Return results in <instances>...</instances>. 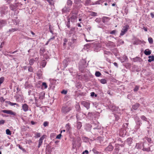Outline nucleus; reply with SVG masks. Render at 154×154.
<instances>
[{"label":"nucleus","instance_id":"8","mask_svg":"<svg viewBox=\"0 0 154 154\" xmlns=\"http://www.w3.org/2000/svg\"><path fill=\"white\" fill-rule=\"evenodd\" d=\"M29 107L28 105L25 103L22 105V109L24 112H26L28 110Z\"/></svg>","mask_w":154,"mask_h":154},{"label":"nucleus","instance_id":"13","mask_svg":"<svg viewBox=\"0 0 154 154\" xmlns=\"http://www.w3.org/2000/svg\"><path fill=\"white\" fill-rule=\"evenodd\" d=\"M72 4V2L71 0H68L67 2V5L69 7H71Z\"/></svg>","mask_w":154,"mask_h":154},{"label":"nucleus","instance_id":"44","mask_svg":"<svg viewBox=\"0 0 154 154\" xmlns=\"http://www.w3.org/2000/svg\"><path fill=\"white\" fill-rule=\"evenodd\" d=\"M17 29H9V31L11 32H13L15 31H17Z\"/></svg>","mask_w":154,"mask_h":154},{"label":"nucleus","instance_id":"7","mask_svg":"<svg viewBox=\"0 0 154 154\" xmlns=\"http://www.w3.org/2000/svg\"><path fill=\"white\" fill-rule=\"evenodd\" d=\"M77 39V38L76 35L74 34H72V37L71 39V42L72 43L76 42Z\"/></svg>","mask_w":154,"mask_h":154},{"label":"nucleus","instance_id":"50","mask_svg":"<svg viewBox=\"0 0 154 154\" xmlns=\"http://www.w3.org/2000/svg\"><path fill=\"white\" fill-rule=\"evenodd\" d=\"M55 38V37L54 36H53L52 37L50 38L49 39V41H50L51 40H54Z\"/></svg>","mask_w":154,"mask_h":154},{"label":"nucleus","instance_id":"54","mask_svg":"<svg viewBox=\"0 0 154 154\" xmlns=\"http://www.w3.org/2000/svg\"><path fill=\"white\" fill-rule=\"evenodd\" d=\"M0 100L1 101H3L4 102V99L3 97H1L0 98Z\"/></svg>","mask_w":154,"mask_h":154},{"label":"nucleus","instance_id":"39","mask_svg":"<svg viewBox=\"0 0 154 154\" xmlns=\"http://www.w3.org/2000/svg\"><path fill=\"white\" fill-rule=\"evenodd\" d=\"M116 32L117 31L116 30H113L111 31L110 32V34H115Z\"/></svg>","mask_w":154,"mask_h":154},{"label":"nucleus","instance_id":"63","mask_svg":"<svg viewBox=\"0 0 154 154\" xmlns=\"http://www.w3.org/2000/svg\"><path fill=\"white\" fill-rule=\"evenodd\" d=\"M115 5H115V4H114V3H113V4H112V6H115Z\"/></svg>","mask_w":154,"mask_h":154},{"label":"nucleus","instance_id":"52","mask_svg":"<svg viewBox=\"0 0 154 154\" xmlns=\"http://www.w3.org/2000/svg\"><path fill=\"white\" fill-rule=\"evenodd\" d=\"M114 65L115 66H116L117 67H118V64L116 62H114Z\"/></svg>","mask_w":154,"mask_h":154},{"label":"nucleus","instance_id":"29","mask_svg":"<svg viewBox=\"0 0 154 154\" xmlns=\"http://www.w3.org/2000/svg\"><path fill=\"white\" fill-rule=\"evenodd\" d=\"M132 141V140L131 138H128L127 140V141L129 145L131 143V142Z\"/></svg>","mask_w":154,"mask_h":154},{"label":"nucleus","instance_id":"24","mask_svg":"<svg viewBox=\"0 0 154 154\" xmlns=\"http://www.w3.org/2000/svg\"><path fill=\"white\" fill-rule=\"evenodd\" d=\"M103 2V0H99L98 1H97L94 4H100Z\"/></svg>","mask_w":154,"mask_h":154},{"label":"nucleus","instance_id":"28","mask_svg":"<svg viewBox=\"0 0 154 154\" xmlns=\"http://www.w3.org/2000/svg\"><path fill=\"white\" fill-rule=\"evenodd\" d=\"M141 118L143 120H144V121H147V119L144 116H141Z\"/></svg>","mask_w":154,"mask_h":154},{"label":"nucleus","instance_id":"59","mask_svg":"<svg viewBox=\"0 0 154 154\" xmlns=\"http://www.w3.org/2000/svg\"><path fill=\"white\" fill-rule=\"evenodd\" d=\"M140 124H141V122L140 121V120L138 121L137 124H139V125H140Z\"/></svg>","mask_w":154,"mask_h":154},{"label":"nucleus","instance_id":"37","mask_svg":"<svg viewBox=\"0 0 154 154\" xmlns=\"http://www.w3.org/2000/svg\"><path fill=\"white\" fill-rule=\"evenodd\" d=\"M61 133L59 134L56 137V138L58 139H60L61 138Z\"/></svg>","mask_w":154,"mask_h":154},{"label":"nucleus","instance_id":"26","mask_svg":"<svg viewBox=\"0 0 154 154\" xmlns=\"http://www.w3.org/2000/svg\"><path fill=\"white\" fill-rule=\"evenodd\" d=\"M136 147L137 149H140L141 148V145L139 143H137L136 146Z\"/></svg>","mask_w":154,"mask_h":154},{"label":"nucleus","instance_id":"62","mask_svg":"<svg viewBox=\"0 0 154 154\" xmlns=\"http://www.w3.org/2000/svg\"><path fill=\"white\" fill-rule=\"evenodd\" d=\"M31 33L33 35H35V33L33 32H32V31L31 32Z\"/></svg>","mask_w":154,"mask_h":154},{"label":"nucleus","instance_id":"57","mask_svg":"<svg viewBox=\"0 0 154 154\" xmlns=\"http://www.w3.org/2000/svg\"><path fill=\"white\" fill-rule=\"evenodd\" d=\"M31 124L32 125H34L35 124V123L34 122H33V121H31Z\"/></svg>","mask_w":154,"mask_h":154},{"label":"nucleus","instance_id":"5","mask_svg":"<svg viewBox=\"0 0 154 154\" xmlns=\"http://www.w3.org/2000/svg\"><path fill=\"white\" fill-rule=\"evenodd\" d=\"M45 136V135H43V136H42L40 138L38 141V148H39L42 145L43 142V140L44 139Z\"/></svg>","mask_w":154,"mask_h":154},{"label":"nucleus","instance_id":"21","mask_svg":"<svg viewBox=\"0 0 154 154\" xmlns=\"http://www.w3.org/2000/svg\"><path fill=\"white\" fill-rule=\"evenodd\" d=\"M100 82L102 84H105L106 83V80L104 79H102L100 80Z\"/></svg>","mask_w":154,"mask_h":154},{"label":"nucleus","instance_id":"23","mask_svg":"<svg viewBox=\"0 0 154 154\" xmlns=\"http://www.w3.org/2000/svg\"><path fill=\"white\" fill-rule=\"evenodd\" d=\"M34 61L35 60L33 59H30L29 61V63L30 65H32L34 63Z\"/></svg>","mask_w":154,"mask_h":154},{"label":"nucleus","instance_id":"19","mask_svg":"<svg viewBox=\"0 0 154 154\" xmlns=\"http://www.w3.org/2000/svg\"><path fill=\"white\" fill-rule=\"evenodd\" d=\"M148 40L149 43L150 44H152L153 43V40L151 37H149L148 38Z\"/></svg>","mask_w":154,"mask_h":154},{"label":"nucleus","instance_id":"20","mask_svg":"<svg viewBox=\"0 0 154 154\" xmlns=\"http://www.w3.org/2000/svg\"><path fill=\"white\" fill-rule=\"evenodd\" d=\"M6 134L8 135H11V131H10V130L9 129H7L6 130Z\"/></svg>","mask_w":154,"mask_h":154},{"label":"nucleus","instance_id":"31","mask_svg":"<svg viewBox=\"0 0 154 154\" xmlns=\"http://www.w3.org/2000/svg\"><path fill=\"white\" fill-rule=\"evenodd\" d=\"M9 104L11 106H13L14 105H16L17 106H18L19 105L18 104H17L15 103H13L11 102H10L9 103Z\"/></svg>","mask_w":154,"mask_h":154},{"label":"nucleus","instance_id":"34","mask_svg":"<svg viewBox=\"0 0 154 154\" xmlns=\"http://www.w3.org/2000/svg\"><path fill=\"white\" fill-rule=\"evenodd\" d=\"M43 87H44L45 88H47V85L45 82H43L42 84Z\"/></svg>","mask_w":154,"mask_h":154},{"label":"nucleus","instance_id":"12","mask_svg":"<svg viewBox=\"0 0 154 154\" xmlns=\"http://www.w3.org/2000/svg\"><path fill=\"white\" fill-rule=\"evenodd\" d=\"M148 58L149 59L148 61L149 62H151V61L154 60V56H149Z\"/></svg>","mask_w":154,"mask_h":154},{"label":"nucleus","instance_id":"11","mask_svg":"<svg viewBox=\"0 0 154 154\" xmlns=\"http://www.w3.org/2000/svg\"><path fill=\"white\" fill-rule=\"evenodd\" d=\"M6 24L5 22L3 20L0 21V28L2 27Z\"/></svg>","mask_w":154,"mask_h":154},{"label":"nucleus","instance_id":"55","mask_svg":"<svg viewBox=\"0 0 154 154\" xmlns=\"http://www.w3.org/2000/svg\"><path fill=\"white\" fill-rule=\"evenodd\" d=\"M95 93L94 92H92L91 93V96H93L94 94Z\"/></svg>","mask_w":154,"mask_h":154},{"label":"nucleus","instance_id":"36","mask_svg":"<svg viewBox=\"0 0 154 154\" xmlns=\"http://www.w3.org/2000/svg\"><path fill=\"white\" fill-rule=\"evenodd\" d=\"M91 15L92 16H96L97 15V13L92 12L91 13Z\"/></svg>","mask_w":154,"mask_h":154},{"label":"nucleus","instance_id":"3","mask_svg":"<svg viewBox=\"0 0 154 154\" xmlns=\"http://www.w3.org/2000/svg\"><path fill=\"white\" fill-rule=\"evenodd\" d=\"M71 13L72 14V16L71 17V21L72 22H74L77 19L76 15L77 14V12H74L73 11H72Z\"/></svg>","mask_w":154,"mask_h":154},{"label":"nucleus","instance_id":"40","mask_svg":"<svg viewBox=\"0 0 154 154\" xmlns=\"http://www.w3.org/2000/svg\"><path fill=\"white\" fill-rule=\"evenodd\" d=\"M116 109H117V108H116L115 106H112V111H116L117 110Z\"/></svg>","mask_w":154,"mask_h":154},{"label":"nucleus","instance_id":"51","mask_svg":"<svg viewBox=\"0 0 154 154\" xmlns=\"http://www.w3.org/2000/svg\"><path fill=\"white\" fill-rule=\"evenodd\" d=\"M140 59V58L139 57H136L135 59H134V61H136V60H139Z\"/></svg>","mask_w":154,"mask_h":154},{"label":"nucleus","instance_id":"10","mask_svg":"<svg viewBox=\"0 0 154 154\" xmlns=\"http://www.w3.org/2000/svg\"><path fill=\"white\" fill-rule=\"evenodd\" d=\"M110 20L109 17H104L102 18V22L103 23H105L108 22Z\"/></svg>","mask_w":154,"mask_h":154},{"label":"nucleus","instance_id":"2","mask_svg":"<svg viewBox=\"0 0 154 154\" xmlns=\"http://www.w3.org/2000/svg\"><path fill=\"white\" fill-rule=\"evenodd\" d=\"M71 109L70 107L64 106L62 108V112L65 114L69 112Z\"/></svg>","mask_w":154,"mask_h":154},{"label":"nucleus","instance_id":"15","mask_svg":"<svg viewBox=\"0 0 154 154\" xmlns=\"http://www.w3.org/2000/svg\"><path fill=\"white\" fill-rule=\"evenodd\" d=\"M82 126V124L80 122H78L76 124V127L78 129H80Z\"/></svg>","mask_w":154,"mask_h":154},{"label":"nucleus","instance_id":"18","mask_svg":"<svg viewBox=\"0 0 154 154\" xmlns=\"http://www.w3.org/2000/svg\"><path fill=\"white\" fill-rule=\"evenodd\" d=\"M143 150L144 151H146L147 152L149 151L150 150V148L149 147L147 148H145L144 146H143Z\"/></svg>","mask_w":154,"mask_h":154},{"label":"nucleus","instance_id":"25","mask_svg":"<svg viewBox=\"0 0 154 154\" xmlns=\"http://www.w3.org/2000/svg\"><path fill=\"white\" fill-rule=\"evenodd\" d=\"M95 76L97 77H99L101 75V74L100 72L98 71H97L95 73Z\"/></svg>","mask_w":154,"mask_h":154},{"label":"nucleus","instance_id":"64","mask_svg":"<svg viewBox=\"0 0 154 154\" xmlns=\"http://www.w3.org/2000/svg\"><path fill=\"white\" fill-rule=\"evenodd\" d=\"M64 43H66L67 42V40L66 39H64Z\"/></svg>","mask_w":154,"mask_h":154},{"label":"nucleus","instance_id":"58","mask_svg":"<svg viewBox=\"0 0 154 154\" xmlns=\"http://www.w3.org/2000/svg\"><path fill=\"white\" fill-rule=\"evenodd\" d=\"M43 63V64H42V66L43 67H44L45 66L46 64L44 62Z\"/></svg>","mask_w":154,"mask_h":154},{"label":"nucleus","instance_id":"41","mask_svg":"<svg viewBox=\"0 0 154 154\" xmlns=\"http://www.w3.org/2000/svg\"><path fill=\"white\" fill-rule=\"evenodd\" d=\"M61 93L62 94H66L67 93V92L66 91H65V90H63V91H61Z\"/></svg>","mask_w":154,"mask_h":154},{"label":"nucleus","instance_id":"53","mask_svg":"<svg viewBox=\"0 0 154 154\" xmlns=\"http://www.w3.org/2000/svg\"><path fill=\"white\" fill-rule=\"evenodd\" d=\"M150 15H151V16L152 17V18H154V14H153V13H150Z\"/></svg>","mask_w":154,"mask_h":154},{"label":"nucleus","instance_id":"6","mask_svg":"<svg viewBox=\"0 0 154 154\" xmlns=\"http://www.w3.org/2000/svg\"><path fill=\"white\" fill-rule=\"evenodd\" d=\"M82 104L87 109H88L89 108L90 104L89 103L85 101H83L82 102Z\"/></svg>","mask_w":154,"mask_h":154},{"label":"nucleus","instance_id":"22","mask_svg":"<svg viewBox=\"0 0 154 154\" xmlns=\"http://www.w3.org/2000/svg\"><path fill=\"white\" fill-rule=\"evenodd\" d=\"M35 137L36 138H38L40 137L41 136V134L39 133L36 132L35 134Z\"/></svg>","mask_w":154,"mask_h":154},{"label":"nucleus","instance_id":"48","mask_svg":"<svg viewBox=\"0 0 154 154\" xmlns=\"http://www.w3.org/2000/svg\"><path fill=\"white\" fill-rule=\"evenodd\" d=\"M45 94H44L42 96H40L39 97V99H42L44 97Z\"/></svg>","mask_w":154,"mask_h":154},{"label":"nucleus","instance_id":"47","mask_svg":"<svg viewBox=\"0 0 154 154\" xmlns=\"http://www.w3.org/2000/svg\"><path fill=\"white\" fill-rule=\"evenodd\" d=\"M88 151L87 150H85V151H84L83 152V154H88Z\"/></svg>","mask_w":154,"mask_h":154},{"label":"nucleus","instance_id":"38","mask_svg":"<svg viewBox=\"0 0 154 154\" xmlns=\"http://www.w3.org/2000/svg\"><path fill=\"white\" fill-rule=\"evenodd\" d=\"M28 70L29 72H32L33 69H32V67H29Z\"/></svg>","mask_w":154,"mask_h":154},{"label":"nucleus","instance_id":"32","mask_svg":"<svg viewBox=\"0 0 154 154\" xmlns=\"http://www.w3.org/2000/svg\"><path fill=\"white\" fill-rule=\"evenodd\" d=\"M139 88V86H138L137 85L135 87V88L134 89V91H137L138 90Z\"/></svg>","mask_w":154,"mask_h":154},{"label":"nucleus","instance_id":"43","mask_svg":"<svg viewBox=\"0 0 154 154\" xmlns=\"http://www.w3.org/2000/svg\"><path fill=\"white\" fill-rule=\"evenodd\" d=\"M48 123L47 122H45L44 123L43 125L45 127H46L48 125Z\"/></svg>","mask_w":154,"mask_h":154},{"label":"nucleus","instance_id":"33","mask_svg":"<svg viewBox=\"0 0 154 154\" xmlns=\"http://www.w3.org/2000/svg\"><path fill=\"white\" fill-rule=\"evenodd\" d=\"M66 127L68 131L69 130L71 129L70 126L68 124L66 125Z\"/></svg>","mask_w":154,"mask_h":154},{"label":"nucleus","instance_id":"42","mask_svg":"<svg viewBox=\"0 0 154 154\" xmlns=\"http://www.w3.org/2000/svg\"><path fill=\"white\" fill-rule=\"evenodd\" d=\"M91 2L90 0H86V3L87 5H88L90 4V2Z\"/></svg>","mask_w":154,"mask_h":154},{"label":"nucleus","instance_id":"56","mask_svg":"<svg viewBox=\"0 0 154 154\" xmlns=\"http://www.w3.org/2000/svg\"><path fill=\"white\" fill-rule=\"evenodd\" d=\"M143 29H144L145 31L147 32V29L146 27H143Z\"/></svg>","mask_w":154,"mask_h":154},{"label":"nucleus","instance_id":"30","mask_svg":"<svg viewBox=\"0 0 154 154\" xmlns=\"http://www.w3.org/2000/svg\"><path fill=\"white\" fill-rule=\"evenodd\" d=\"M5 79L4 77H1L0 78V84H2L4 80Z\"/></svg>","mask_w":154,"mask_h":154},{"label":"nucleus","instance_id":"27","mask_svg":"<svg viewBox=\"0 0 154 154\" xmlns=\"http://www.w3.org/2000/svg\"><path fill=\"white\" fill-rule=\"evenodd\" d=\"M107 149L109 151H111L113 150V147L111 146H109L108 147Z\"/></svg>","mask_w":154,"mask_h":154},{"label":"nucleus","instance_id":"60","mask_svg":"<svg viewBox=\"0 0 154 154\" xmlns=\"http://www.w3.org/2000/svg\"><path fill=\"white\" fill-rule=\"evenodd\" d=\"M50 41H49V40H48V41H47L46 42V43L45 44V45H47L48 44V43L49 42H50Z\"/></svg>","mask_w":154,"mask_h":154},{"label":"nucleus","instance_id":"17","mask_svg":"<svg viewBox=\"0 0 154 154\" xmlns=\"http://www.w3.org/2000/svg\"><path fill=\"white\" fill-rule=\"evenodd\" d=\"M151 53V51L150 50L147 51L145 50L144 51V54L146 55H150Z\"/></svg>","mask_w":154,"mask_h":154},{"label":"nucleus","instance_id":"1","mask_svg":"<svg viewBox=\"0 0 154 154\" xmlns=\"http://www.w3.org/2000/svg\"><path fill=\"white\" fill-rule=\"evenodd\" d=\"M129 27V26L128 25H127L124 26L120 33V35L122 36L125 34L128 29Z\"/></svg>","mask_w":154,"mask_h":154},{"label":"nucleus","instance_id":"46","mask_svg":"<svg viewBox=\"0 0 154 154\" xmlns=\"http://www.w3.org/2000/svg\"><path fill=\"white\" fill-rule=\"evenodd\" d=\"M95 21L97 22H100V18H96L95 20Z\"/></svg>","mask_w":154,"mask_h":154},{"label":"nucleus","instance_id":"45","mask_svg":"<svg viewBox=\"0 0 154 154\" xmlns=\"http://www.w3.org/2000/svg\"><path fill=\"white\" fill-rule=\"evenodd\" d=\"M5 123V121L2 120H0V125L3 124Z\"/></svg>","mask_w":154,"mask_h":154},{"label":"nucleus","instance_id":"9","mask_svg":"<svg viewBox=\"0 0 154 154\" xmlns=\"http://www.w3.org/2000/svg\"><path fill=\"white\" fill-rule=\"evenodd\" d=\"M120 60L122 63H123L125 61H127L128 58L126 56L124 55L121 57Z\"/></svg>","mask_w":154,"mask_h":154},{"label":"nucleus","instance_id":"14","mask_svg":"<svg viewBox=\"0 0 154 154\" xmlns=\"http://www.w3.org/2000/svg\"><path fill=\"white\" fill-rule=\"evenodd\" d=\"M139 104L138 103H137L132 106L133 109L136 110L139 107Z\"/></svg>","mask_w":154,"mask_h":154},{"label":"nucleus","instance_id":"4","mask_svg":"<svg viewBox=\"0 0 154 154\" xmlns=\"http://www.w3.org/2000/svg\"><path fill=\"white\" fill-rule=\"evenodd\" d=\"M2 112L4 113L8 114H10L14 116H15L16 114V113L15 112H13L11 110H2Z\"/></svg>","mask_w":154,"mask_h":154},{"label":"nucleus","instance_id":"49","mask_svg":"<svg viewBox=\"0 0 154 154\" xmlns=\"http://www.w3.org/2000/svg\"><path fill=\"white\" fill-rule=\"evenodd\" d=\"M35 102L36 104L38 102V99H37V98L36 97H35Z\"/></svg>","mask_w":154,"mask_h":154},{"label":"nucleus","instance_id":"61","mask_svg":"<svg viewBox=\"0 0 154 154\" xmlns=\"http://www.w3.org/2000/svg\"><path fill=\"white\" fill-rule=\"evenodd\" d=\"M65 130H63L61 131L60 133H62V132H65Z\"/></svg>","mask_w":154,"mask_h":154},{"label":"nucleus","instance_id":"35","mask_svg":"<svg viewBox=\"0 0 154 154\" xmlns=\"http://www.w3.org/2000/svg\"><path fill=\"white\" fill-rule=\"evenodd\" d=\"M145 139L147 140L149 143H150L151 141V139L150 138L146 137L145 138Z\"/></svg>","mask_w":154,"mask_h":154},{"label":"nucleus","instance_id":"16","mask_svg":"<svg viewBox=\"0 0 154 154\" xmlns=\"http://www.w3.org/2000/svg\"><path fill=\"white\" fill-rule=\"evenodd\" d=\"M69 10L70 9H68L66 7H65L62 10V11L63 12H66L67 11L69 12Z\"/></svg>","mask_w":154,"mask_h":154}]
</instances>
